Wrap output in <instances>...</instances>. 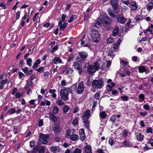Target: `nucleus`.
<instances>
[{
	"instance_id": "obj_11",
	"label": "nucleus",
	"mask_w": 153,
	"mask_h": 153,
	"mask_svg": "<svg viewBox=\"0 0 153 153\" xmlns=\"http://www.w3.org/2000/svg\"><path fill=\"white\" fill-rule=\"evenodd\" d=\"M135 135L136 138L138 141L142 142L143 140L144 136L142 135L141 133L136 132L135 133Z\"/></svg>"
},
{
	"instance_id": "obj_12",
	"label": "nucleus",
	"mask_w": 153,
	"mask_h": 153,
	"mask_svg": "<svg viewBox=\"0 0 153 153\" xmlns=\"http://www.w3.org/2000/svg\"><path fill=\"white\" fill-rule=\"evenodd\" d=\"M116 19L119 23L122 24H125L126 20V19L122 16L117 17Z\"/></svg>"
},
{
	"instance_id": "obj_16",
	"label": "nucleus",
	"mask_w": 153,
	"mask_h": 153,
	"mask_svg": "<svg viewBox=\"0 0 153 153\" xmlns=\"http://www.w3.org/2000/svg\"><path fill=\"white\" fill-rule=\"evenodd\" d=\"M68 24L65 23H64L63 25L62 24V22L59 21L58 23V26L59 27V29L60 30H64L68 25Z\"/></svg>"
},
{
	"instance_id": "obj_17",
	"label": "nucleus",
	"mask_w": 153,
	"mask_h": 153,
	"mask_svg": "<svg viewBox=\"0 0 153 153\" xmlns=\"http://www.w3.org/2000/svg\"><path fill=\"white\" fill-rule=\"evenodd\" d=\"M108 56L111 58H113L114 57L113 54V50L110 48H107L106 50Z\"/></svg>"
},
{
	"instance_id": "obj_38",
	"label": "nucleus",
	"mask_w": 153,
	"mask_h": 153,
	"mask_svg": "<svg viewBox=\"0 0 153 153\" xmlns=\"http://www.w3.org/2000/svg\"><path fill=\"white\" fill-rule=\"evenodd\" d=\"M146 8L148 11H150L153 8V6L149 4L148 3L146 5Z\"/></svg>"
},
{
	"instance_id": "obj_30",
	"label": "nucleus",
	"mask_w": 153,
	"mask_h": 153,
	"mask_svg": "<svg viewBox=\"0 0 153 153\" xmlns=\"http://www.w3.org/2000/svg\"><path fill=\"white\" fill-rule=\"evenodd\" d=\"M56 104L59 105H61L64 104V102L61 99L58 100L56 102Z\"/></svg>"
},
{
	"instance_id": "obj_4",
	"label": "nucleus",
	"mask_w": 153,
	"mask_h": 153,
	"mask_svg": "<svg viewBox=\"0 0 153 153\" xmlns=\"http://www.w3.org/2000/svg\"><path fill=\"white\" fill-rule=\"evenodd\" d=\"M76 83L73 85L72 87L76 88V91L77 93L78 94H82L84 89V85L82 82H79L77 84V87H76Z\"/></svg>"
},
{
	"instance_id": "obj_22",
	"label": "nucleus",
	"mask_w": 153,
	"mask_h": 153,
	"mask_svg": "<svg viewBox=\"0 0 153 153\" xmlns=\"http://www.w3.org/2000/svg\"><path fill=\"white\" fill-rule=\"evenodd\" d=\"M100 64L97 62H96L94 63V65H93V67H94V68L95 71L99 70L100 69Z\"/></svg>"
},
{
	"instance_id": "obj_18",
	"label": "nucleus",
	"mask_w": 153,
	"mask_h": 153,
	"mask_svg": "<svg viewBox=\"0 0 153 153\" xmlns=\"http://www.w3.org/2000/svg\"><path fill=\"white\" fill-rule=\"evenodd\" d=\"M55 115L53 114H49V118L53 122H56L57 120V118Z\"/></svg>"
},
{
	"instance_id": "obj_14",
	"label": "nucleus",
	"mask_w": 153,
	"mask_h": 153,
	"mask_svg": "<svg viewBox=\"0 0 153 153\" xmlns=\"http://www.w3.org/2000/svg\"><path fill=\"white\" fill-rule=\"evenodd\" d=\"M85 153H92V148L91 146L87 145L84 147Z\"/></svg>"
},
{
	"instance_id": "obj_6",
	"label": "nucleus",
	"mask_w": 153,
	"mask_h": 153,
	"mask_svg": "<svg viewBox=\"0 0 153 153\" xmlns=\"http://www.w3.org/2000/svg\"><path fill=\"white\" fill-rule=\"evenodd\" d=\"M78 54L80 58L78 57L77 58V61L81 62L82 61L85 60L88 56L87 53L83 51L79 52Z\"/></svg>"
},
{
	"instance_id": "obj_50",
	"label": "nucleus",
	"mask_w": 153,
	"mask_h": 153,
	"mask_svg": "<svg viewBox=\"0 0 153 153\" xmlns=\"http://www.w3.org/2000/svg\"><path fill=\"white\" fill-rule=\"evenodd\" d=\"M34 48V47L33 48L31 47L29 49V50L27 53V54L30 55L33 52Z\"/></svg>"
},
{
	"instance_id": "obj_1",
	"label": "nucleus",
	"mask_w": 153,
	"mask_h": 153,
	"mask_svg": "<svg viewBox=\"0 0 153 153\" xmlns=\"http://www.w3.org/2000/svg\"><path fill=\"white\" fill-rule=\"evenodd\" d=\"M91 116V114L90 111L89 110L85 111L83 114L82 117L85 126L87 129L89 128L90 124L89 118Z\"/></svg>"
},
{
	"instance_id": "obj_62",
	"label": "nucleus",
	"mask_w": 153,
	"mask_h": 153,
	"mask_svg": "<svg viewBox=\"0 0 153 153\" xmlns=\"http://www.w3.org/2000/svg\"><path fill=\"white\" fill-rule=\"evenodd\" d=\"M66 16V15L65 14H63L62 15L61 17V22H64L65 20Z\"/></svg>"
},
{
	"instance_id": "obj_10",
	"label": "nucleus",
	"mask_w": 153,
	"mask_h": 153,
	"mask_svg": "<svg viewBox=\"0 0 153 153\" xmlns=\"http://www.w3.org/2000/svg\"><path fill=\"white\" fill-rule=\"evenodd\" d=\"M50 149L51 151L53 153H56L61 151L60 149L59 146H51Z\"/></svg>"
},
{
	"instance_id": "obj_9",
	"label": "nucleus",
	"mask_w": 153,
	"mask_h": 153,
	"mask_svg": "<svg viewBox=\"0 0 153 153\" xmlns=\"http://www.w3.org/2000/svg\"><path fill=\"white\" fill-rule=\"evenodd\" d=\"M74 66L75 69L79 71V74H80L82 71V67L79 63L76 62L74 63Z\"/></svg>"
},
{
	"instance_id": "obj_19",
	"label": "nucleus",
	"mask_w": 153,
	"mask_h": 153,
	"mask_svg": "<svg viewBox=\"0 0 153 153\" xmlns=\"http://www.w3.org/2000/svg\"><path fill=\"white\" fill-rule=\"evenodd\" d=\"M130 4L131 6V8L132 10H135L137 9V4L135 1H131Z\"/></svg>"
},
{
	"instance_id": "obj_56",
	"label": "nucleus",
	"mask_w": 153,
	"mask_h": 153,
	"mask_svg": "<svg viewBox=\"0 0 153 153\" xmlns=\"http://www.w3.org/2000/svg\"><path fill=\"white\" fill-rule=\"evenodd\" d=\"M20 12L18 11L16 13V19L17 20L19 19L20 17Z\"/></svg>"
},
{
	"instance_id": "obj_26",
	"label": "nucleus",
	"mask_w": 153,
	"mask_h": 153,
	"mask_svg": "<svg viewBox=\"0 0 153 153\" xmlns=\"http://www.w3.org/2000/svg\"><path fill=\"white\" fill-rule=\"evenodd\" d=\"M106 116V114L105 111H102L100 112V116L101 118L102 119H104Z\"/></svg>"
},
{
	"instance_id": "obj_57",
	"label": "nucleus",
	"mask_w": 153,
	"mask_h": 153,
	"mask_svg": "<svg viewBox=\"0 0 153 153\" xmlns=\"http://www.w3.org/2000/svg\"><path fill=\"white\" fill-rule=\"evenodd\" d=\"M143 108L146 110H149V107L147 104H145L143 105Z\"/></svg>"
},
{
	"instance_id": "obj_46",
	"label": "nucleus",
	"mask_w": 153,
	"mask_h": 153,
	"mask_svg": "<svg viewBox=\"0 0 153 153\" xmlns=\"http://www.w3.org/2000/svg\"><path fill=\"white\" fill-rule=\"evenodd\" d=\"M78 119L77 118H76L73 120L72 122V124L76 126L78 124Z\"/></svg>"
},
{
	"instance_id": "obj_20",
	"label": "nucleus",
	"mask_w": 153,
	"mask_h": 153,
	"mask_svg": "<svg viewBox=\"0 0 153 153\" xmlns=\"http://www.w3.org/2000/svg\"><path fill=\"white\" fill-rule=\"evenodd\" d=\"M53 113L52 114H57L59 111V108L56 106H54L52 107Z\"/></svg>"
},
{
	"instance_id": "obj_2",
	"label": "nucleus",
	"mask_w": 153,
	"mask_h": 153,
	"mask_svg": "<svg viewBox=\"0 0 153 153\" xmlns=\"http://www.w3.org/2000/svg\"><path fill=\"white\" fill-rule=\"evenodd\" d=\"M71 91V90L69 88L63 87L60 91V95L62 98L65 101L68 100L69 93Z\"/></svg>"
},
{
	"instance_id": "obj_33",
	"label": "nucleus",
	"mask_w": 153,
	"mask_h": 153,
	"mask_svg": "<svg viewBox=\"0 0 153 153\" xmlns=\"http://www.w3.org/2000/svg\"><path fill=\"white\" fill-rule=\"evenodd\" d=\"M120 98L123 101H126L128 99V97L126 95H123L121 96Z\"/></svg>"
},
{
	"instance_id": "obj_39",
	"label": "nucleus",
	"mask_w": 153,
	"mask_h": 153,
	"mask_svg": "<svg viewBox=\"0 0 153 153\" xmlns=\"http://www.w3.org/2000/svg\"><path fill=\"white\" fill-rule=\"evenodd\" d=\"M116 118V115H114L111 116L110 118V120L112 122V123H115Z\"/></svg>"
},
{
	"instance_id": "obj_58",
	"label": "nucleus",
	"mask_w": 153,
	"mask_h": 153,
	"mask_svg": "<svg viewBox=\"0 0 153 153\" xmlns=\"http://www.w3.org/2000/svg\"><path fill=\"white\" fill-rule=\"evenodd\" d=\"M36 141H31L30 142V146L31 147H33L35 145Z\"/></svg>"
},
{
	"instance_id": "obj_13",
	"label": "nucleus",
	"mask_w": 153,
	"mask_h": 153,
	"mask_svg": "<svg viewBox=\"0 0 153 153\" xmlns=\"http://www.w3.org/2000/svg\"><path fill=\"white\" fill-rule=\"evenodd\" d=\"M111 4L113 8L116 10L118 6V0H111Z\"/></svg>"
},
{
	"instance_id": "obj_43",
	"label": "nucleus",
	"mask_w": 153,
	"mask_h": 153,
	"mask_svg": "<svg viewBox=\"0 0 153 153\" xmlns=\"http://www.w3.org/2000/svg\"><path fill=\"white\" fill-rule=\"evenodd\" d=\"M128 131L126 129H125L122 133V136L124 137H126L128 135Z\"/></svg>"
},
{
	"instance_id": "obj_47",
	"label": "nucleus",
	"mask_w": 153,
	"mask_h": 153,
	"mask_svg": "<svg viewBox=\"0 0 153 153\" xmlns=\"http://www.w3.org/2000/svg\"><path fill=\"white\" fill-rule=\"evenodd\" d=\"M12 82L10 80L8 81L7 84V88H10L12 86Z\"/></svg>"
},
{
	"instance_id": "obj_21",
	"label": "nucleus",
	"mask_w": 153,
	"mask_h": 153,
	"mask_svg": "<svg viewBox=\"0 0 153 153\" xmlns=\"http://www.w3.org/2000/svg\"><path fill=\"white\" fill-rule=\"evenodd\" d=\"M78 137L77 135L75 134H72L70 137L69 138L72 141H75L78 139Z\"/></svg>"
},
{
	"instance_id": "obj_53",
	"label": "nucleus",
	"mask_w": 153,
	"mask_h": 153,
	"mask_svg": "<svg viewBox=\"0 0 153 153\" xmlns=\"http://www.w3.org/2000/svg\"><path fill=\"white\" fill-rule=\"evenodd\" d=\"M82 150L78 148H76L73 153H81Z\"/></svg>"
},
{
	"instance_id": "obj_44",
	"label": "nucleus",
	"mask_w": 153,
	"mask_h": 153,
	"mask_svg": "<svg viewBox=\"0 0 153 153\" xmlns=\"http://www.w3.org/2000/svg\"><path fill=\"white\" fill-rule=\"evenodd\" d=\"M122 3L124 4L127 5H128L130 4L129 0H121Z\"/></svg>"
},
{
	"instance_id": "obj_63",
	"label": "nucleus",
	"mask_w": 153,
	"mask_h": 153,
	"mask_svg": "<svg viewBox=\"0 0 153 153\" xmlns=\"http://www.w3.org/2000/svg\"><path fill=\"white\" fill-rule=\"evenodd\" d=\"M114 142L112 139L111 138L109 139L108 143L110 145L112 146L114 143Z\"/></svg>"
},
{
	"instance_id": "obj_49",
	"label": "nucleus",
	"mask_w": 153,
	"mask_h": 153,
	"mask_svg": "<svg viewBox=\"0 0 153 153\" xmlns=\"http://www.w3.org/2000/svg\"><path fill=\"white\" fill-rule=\"evenodd\" d=\"M35 78V76L34 74L32 75L31 77L30 80L31 81L30 82V84L31 85H32L33 84L32 80H33Z\"/></svg>"
},
{
	"instance_id": "obj_51",
	"label": "nucleus",
	"mask_w": 153,
	"mask_h": 153,
	"mask_svg": "<svg viewBox=\"0 0 153 153\" xmlns=\"http://www.w3.org/2000/svg\"><path fill=\"white\" fill-rule=\"evenodd\" d=\"M145 70V68L144 67H141L139 68V71L140 73H143Z\"/></svg>"
},
{
	"instance_id": "obj_23",
	"label": "nucleus",
	"mask_w": 153,
	"mask_h": 153,
	"mask_svg": "<svg viewBox=\"0 0 153 153\" xmlns=\"http://www.w3.org/2000/svg\"><path fill=\"white\" fill-rule=\"evenodd\" d=\"M41 62L40 59H39L37 60L34 63L33 66V68L34 69H36L38 67V65H39Z\"/></svg>"
},
{
	"instance_id": "obj_27",
	"label": "nucleus",
	"mask_w": 153,
	"mask_h": 153,
	"mask_svg": "<svg viewBox=\"0 0 153 153\" xmlns=\"http://www.w3.org/2000/svg\"><path fill=\"white\" fill-rule=\"evenodd\" d=\"M108 12L109 15L111 17L114 18L115 17V14L113 11L111 9H108Z\"/></svg>"
},
{
	"instance_id": "obj_37",
	"label": "nucleus",
	"mask_w": 153,
	"mask_h": 153,
	"mask_svg": "<svg viewBox=\"0 0 153 153\" xmlns=\"http://www.w3.org/2000/svg\"><path fill=\"white\" fill-rule=\"evenodd\" d=\"M120 64L123 65V66H126L128 65V62L127 61H125L123 59L120 60Z\"/></svg>"
},
{
	"instance_id": "obj_41",
	"label": "nucleus",
	"mask_w": 153,
	"mask_h": 153,
	"mask_svg": "<svg viewBox=\"0 0 153 153\" xmlns=\"http://www.w3.org/2000/svg\"><path fill=\"white\" fill-rule=\"evenodd\" d=\"M22 95V94L19 92H17L15 95V97L17 98H20Z\"/></svg>"
},
{
	"instance_id": "obj_15",
	"label": "nucleus",
	"mask_w": 153,
	"mask_h": 153,
	"mask_svg": "<svg viewBox=\"0 0 153 153\" xmlns=\"http://www.w3.org/2000/svg\"><path fill=\"white\" fill-rule=\"evenodd\" d=\"M52 62L55 64L61 63L62 62V60L61 59L58 57H55L53 59Z\"/></svg>"
},
{
	"instance_id": "obj_55",
	"label": "nucleus",
	"mask_w": 153,
	"mask_h": 153,
	"mask_svg": "<svg viewBox=\"0 0 153 153\" xmlns=\"http://www.w3.org/2000/svg\"><path fill=\"white\" fill-rule=\"evenodd\" d=\"M140 114L141 116L143 117H144L147 115L148 113L147 112L145 111L143 112H140Z\"/></svg>"
},
{
	"instance_id": "obj_45",
	"label": "nucleus",
	"mask_w": 153,
	"mask_h": 153,
	"mask_svg": "<svg viewBox=\"0 0 153 153\" xmlns=\"http://www.w3.org/2000/svg\"><path fill=\"white\" fill-rule=\"evenodd\" d=\"M69 109V107L67 105H65L63 108V111L64 112H67Z\"/></svg>"
},
{
	"instance_id": "obj_34",
	"label": "nucleus",
	"mask_w": 153,
	"mask_h": 153,
	"mask_svg": "<svg viewBox=\"0 0 153 153\" xmlns=\"http://www.w3.org/2000/svg\"><path fill=\"white\" fill-rule=\"evenodd\" d=\"M45 151V148L44 146H41L39 147V153H44Z\"/></svg>"
},
{
	"instance_id": "obj_7",
	"label": "nucleus",
	"mask_w": 153,
	"mask_h": 153,
	"mask_svg": "<svg viewBox=\"0 0 153 153\" xmlns=\"http://www.w3.org/2000/svg\"><path fill=\"white\" fill-rule=\"evenodd\" d=\"M39 141L42 143L44 144H47L48 140L49 138L48 134H41L39 135Z\"/></svg>"
},
{
	"instance_id": "obj_59",
	"label": "nucleus",
	"mask_w": 153,
	"mask_h": 153,
	"mask_svg": "<svg viewBox=\"0 0 153 153\" xmlns=\"http://www.w3.org/2000/svg\"><path fill=\"white\" fill-rule=\"evenodd\" d=\"M80 135V138L81 140H83L85 138V134L79 135Z\"/></svg>"
},
{
	"instance_id": "obj_28",
	"label": "nucleus",
	"mask_w": 153,
	"mask_h": 153,
	"mask_svg": "<svg viewBox=\"0 0 153 153\" xmlns=\"http://www.w3.org/2000/svg\"><path fill=\"white\" fill-rule=\"evenodd\" d=\"M72 134L71 133V130L70 129H67L66 134L65 137L67 138H69Z\"/></svg>"
},
{
	"instance_id": "obj_24",
	"label": "nucleus",
	"mask_w": 153,
	"mask_h": 153,
	"mask_svg": "<svg viewBox=\"0 0 153 153\" xmlns=\"http://www.w3.org/2000/svg\"><path fill=\"white\" fill-rule=\"evenodd\" d=\"M73 72V71L72 68H68L66 70V74L67 75H69V76H70L71 75Z\"/></svg>"
},
{
	"instance_id": "obj_54",
	"label": "nucleus",
	"mask_w": 153,
	"mask_h": 153,
	"mask_svg": "<svg viewBox=\"0 0 153 153\" xmlns=\"http://www.w3.org/2000/svg\"><path fill=\"white\" fill-rule=\"evenodd\" d=\"M7 81V79H5L4 80H3L0 83L1 84L4 85L5 84Z\"/></svg>"
},
{
	"instance_id": "obj_29",
	"label": "nucleus",
	"mask_w": 153,
	"mask_h": 153,
	"mask_svg": "<svg viewBox=\"0 0 153 153\" xmlns=\"http://www.w3.org/2000/svg\"><path fill=\"white\" fill-rule=\"evenodd\" d=\"M115 86V84L113 82H111V84H108L107 85V86L108 88H109V89H107V90L108 91H110L111 90L112 88L114 87Z\"/></svg>"
},
{
	"instance_id": "obj_32",
	"label": "nucleus",
	"mask_w": 153,
	"mask_h": 153,
	"mask_svg": "<svg viewBox=\"0 0 153 153\" xmlns=\"http://www.w3.org/2000/svg\"><path fill=\"white\" fill-rule=\"evenodd\" d=\"M121 9L122 11L125 12L128 10L129 8L127 7L124 6L121 7Z\"/></svg>"
},
{
	"instance_id": "obj_40",
	"label": "nucleus",
	"mask_w": 153,
	"mask_h": 153,
	"mask_svg": "<svg viewBox=\"0 0 153 153\" xmlns=\"http://www.w3.org/2000/svg\"><path fill=\"white\" fill-rule=\"evenodd\" d=\"M32 60L31 58H29L27 59V64L30 67H31L32 65Z\"/></svg>"
},
{
	"instance_id": "obj_64",
	"label": "nucleus",
	"mask_w": 153,
	"mask_h": 153,
	"mask_svg": "<svg viewBox=\"0 0 153 153\" xmlns=\"http://www.w3.org/2000/svg\"><path fill=\"white\" fill-rule=\"evenodd\" d=\"M147 37H144L142 38L139 41V42H141L142 41H145L147 40Z\"/></svg>"
},
{
	"instance_id": "obj_61",
	"label": "nucleus",
	"mask_w": 153,
	"mask_h": 153,
	"mask_svg": "<svg viewBox=\"0 0 153 153\" xmlns=\"http://www.w3.org/2000/svg\"><path fill=\"white\" fill-rule=\"evenodd\" d=\"M144 95L143 94H140L139 95V97L142 100H143L144 99Z\"/></svg>"
},
{
	"instance_id": "obj_52",
	"label": "nucleus",
	"mask_w": 153,
	"mask_h": 153,
	"mask_svg": "<svg viewBox=\"0 0 153 153\" xmlns=\"http://www.w3.org/2000/svg\"><path fill=\"white\" fill-rule=\"evenodd\" d=\"M146 132L147 133H150L152 134L153 132L152 128L151 127H149L146 130Z\"/></svg>"
},
{
	"instance_id": "obj_3",
	"label": "nucleus",
	"mask_w": 153,
	"mask_h": 153,
	"mask_svg": "<svg viewBox=\"0 0 153 153\" xmlns=\"http://www.w3.org/2000/svg\"><path fill=\"white\" fill-rule=\"evenodd\" d=\"M103 79H100L99 80H94L92 83L93 88L94 89H100L104 85Z\"/></svg>"
},
{
	"instance_id": "obj_31",
	"label": "nucleus",
	"mask_w": 153,
	"mask_h": 153,
	"mask_svg": "<svg viewBox=\"0 0 153 153\" xmlns=\"http://www.w3.org/2000/svg\"><path fill=\"white\" fill-rule=\"evenodd\" d=\"M76 18V15L74 14L72 15L68 20V22L69 23H71L73 19H75Z\"/></svg>"
},
{
	"instance_id": "obj_36",
	"label": "nucleus",
	"mask_w": 153,
	"mask_h": 153,
	"mask_svg": "<svg viewBox=\"0 0 153 153\" xmlns=\"http://www.w3.org/2000/svg\"><path fill=\"white\" fill-rule=\"evenodd\" d=\"M7 112L8 113H9L10 114H11L15 113L16 110L13 108H10Z\"/></svg>"
},
{
	"instance_id": "obj_25",
	"label": "nucleus",
	"mask_w": 153,
	"mask_h": 153,
	"mask_svg": "<svg viewBox=\"0 0 153 153\" xmlns=\"http://www.w3.org/2000/svg\"><path fill=\"white\" fill-rule=\"evenodd\" d=\"M119 32V29L118 27H117L114 29L113 30V36H116L117 35Z\"/></svg>"
},
{
	"instance_id": "obj_60",
	"label": "nucleus",
	"mask_w": 153,
	"mask_h": 153,
	"mask_svg": "<svg viewBox=\"0 0 153 153\" xmlns=\"http://www.w3.org/2000/svg\"><path fill=\"white\" fill-rule=\"evenodd\" d=\"M23 65V60H22L20 61L19 64V68H21L22 67Z\"/></svg>"
},
{
	"instance_id": "obj_48",
	"label": "nucleus",
	"mask_w": 153,
	"mask_h": 153,
	"mask_svg": "<svg viewBox=\"0 0 153 153\" xmlns=\"http://www.w3.org/2000/svg\"><path fill=\"white\" fill-rule=\"evenodd\" d=\"M28 68L27 67H26L25 68H23L22 69V71L26 74H27L28 73Z\"/></svg>"
},
{
	"instance_id": "obj_35",
	"label": "nucleus",
	"mask_w": 153,
	"mask_h": 153,
	"mask_svg": "<svg viewBox=\"0 0 153 153\" xmlns=\"http://www.w3.org/2000/svg\"><path fill=\"white\" fill-rule=\"evenodd\" d=\"M53 130L55 133L58 134L59 132V128L57 126H55L53 128Z\"/></svg>"
},
{
	"instance_id": "obj_5",
	"label": "nucleus",
	"mask_w": 153,
	"mask_h": 153,
	"mask_svg": "<svg viewBox=\"0 0 153 153\" xmlns=\"http://www.w3.org/2000/svg\"><path fill=\"white\" fill-rule=\"evenodd\" d=\"M91 36L92 41L95 42H97L100 40V35L98 31L95 30H92Z\"/></svg>"
},
{
	"instance_id": "obj_8",
	"label": "nucleus",
	"mask_w": 153,
	"mask_h": 153,
	"mask_svg": "<svg viewBox=\"0 0 153 153\" xmlns=\"http://www.w3.org/2000/svg\"><path fill=\"white\" fill-rule=\"evenodd\" d=\"M89 62H87L85 65V67L87 68L88 72L90 75L93 74L96 71H95L93 65H89Z\"/></svg>"
},
{
	"instance_id": "obj_42",
	"label": "nucleus",
	"mask_w": 153,
	"mask_h": 153,
	"mask_svg": "<svg viewBox=\"0 0 153 153\" xmlns=\"http://www.w3.org/2000/svg\"><path fill=\"white\" fill-rule=\"evenodd\" d=\"M114 39L112 37H110L107 40V43H112L114 42Z\"/></svg>"
}]
</instances>
